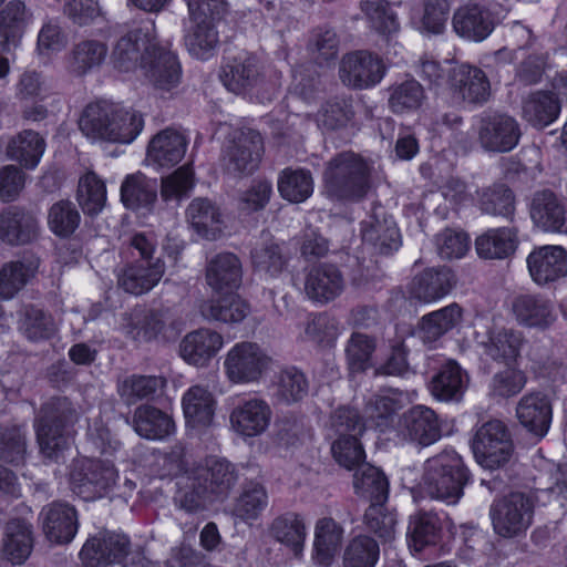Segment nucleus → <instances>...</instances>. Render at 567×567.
Wrapping results in <instances>:
<instances>
[{
	"mask_svg": "<svg viewBox=\"0 0 567 567\" xmlns=\"http://www.w3.org/2000/svg\"><path fill=\"white\" fill-rule=\"evenodd\" d=\"M21 330L27 339L39 342L53 338L58 329L51 313L35 306H28L21 319Z\"/></svg>",
	"mask_w": 567,
	"mask_h": 567,
	"instance_id": "63",
	"label": "nucleus"
},
{
	"mask_svg": "<svg viewBox=\"0 0 567 567\" xmlns=\"http://www.w3.org/2000/svg\"><path fill=\"white\" fill-rule=\"evenodd\" d=\"M33 548L31 525L23 519L13 518L6 525L2 539V553L13 565L23 564Z\"/></svg>",
	"mask_w": 567,
	"mask_h": 567,
	"instance_id": "44",
	"label": "nucleus"
},
{
	"mask_svg": "<svg viewBox=\"0 0 567 567\" xmlns=\"http://www.w3.org/2000/svg\"><path fill=\"white\" fill-rule=\"evenodd\" d=\"M516 415L524 427L538 437H543L551 423L550 401L546 394L540 392L527 393L519 400Z\"/></svg>",
	"mask_w": 567,
	"mask_h": 567,
	"instance_id": "33",
	"label": "nucleus"
},
{
	"mask_svg": "<svg viewBox=\"0 0 567 567\" xmlns=\"http://www.w3.org/2000/svg\"><path fill=\"white\" fill-rule=\"evenodd\" d=\"M346 279L333 264H319L309 268L305 276L303 291L316 305L324 306L341 296Z\"/></svg>",
	"mask_w": 567,
	"mask_h": 567,
	"instance_id": "15",
	"label": "nucleus"
},
{
	"mask_svg": "<svg viewBox=\"0 0 567 567\" xmlns=\"http://www.w3.org/2000/svg\"><path fill=\"white\" fill-rule=\"evenodd\" d=\"M130 554L131 543L127 536L105 530L85 542L80 557L85 567H96L101 564L135 567L134 558L130 563Z\"/></svg>",
	"mask_w": 567,
	"mask_h": 567,
	"instance_id": "11",
	"label": "nucleus"
},
{
	"mask_svg": "<svg viewBox=\"0 0 567 567\" xmlns=\"http://www.w3.org/2000/svg\"><path fill=\"white\" fill-rule=\"evenodd\" d=\"M426 99L424 87L415 79L396 82L389 87L388 104L395 114L417 111Z\"/></svg>",
	"mask_w": 567,
	"mask_h": 567,
	"instance_id": "51",
	"label": "nucleus"
},
{
	"mask_svg": "<svg viewBox=\"0 0 567 567\" xmlns=\"http://www.w3.org/2000/svg\"><path fill=\"white\" fill-rule=\"evenodd\" d=\"M204 301L199 311L204 319L235 324L241 322L249 313V306L236 295Z\"/></svg>",
	"mask_w": 567,
	"mask_h": 567,
	"instance_id": "47",
	"label": "nucleus"
},
{
	"mask_svg": "<svg viewBox=\"0 0 567 567\" xmlns=\"http://www.w3.org/2000/svg\"><path fill=\"white\" fill-rule=\"evenodd\" d=\"M533 515L532 498L519 492L495 499L489 507L493 529L503 538H514L525 534L532 525Z\"/></svg>",
	"mask_w": 567,
	"mask_h": 567,
	"instance_id": "7",
	"label": "nucleus"
},
{
	"mask_svg": "<svg viewBox=\"0 0 567 567\" xmlns=\"http://www.w3.org/2000/svg\"><path fill=\"white\" fill-rule=\"evenodd\" d=\"M533 223L544 231L561 233L566 225V209L558 196L549 190L535 192L529 203Z\"/></svg>",
	"mask_w": 567,
	"mask_h": 567,
	"instance_id": "29",
	"label": "nucleus"
},
{
	"mask_svg": "<svg viewBox=\"0 0 567 567\" xmlns=\"http://www.w3.org/2000/svg\"><path fill=\"white\" fill-rule=\"evenodd\" d=\"M262 152V137L257 131L239 130L226 145L224 161L229 172L251 174L258 168Z\"/></svg>",
	"mask_w": 567,
	"mask_h": 567,
	"instance_id": "13",
	"label": "nucleus"
},
{
	"mask_svg": "<svg viewBox=\"0 0 567 567\" xmlns=\"http://www.w3.org/2000/svg\"><path fill=\"white\" fill-rule=\"evenodd\" d=\"M37 215L19 206H10L0 213V239L10 246L27 245L39 237Z\"/></svg>",
	"mask_w": 567,
	"mask_h": 567,
	"instance_id": "21",
	"label": "nucleus"
},
{
	"mask_svg": "<svg viewBox=\"0 0 567 567\" xmlns=\"http://www.w3.org/2000/svg\"><path fill=\"white\" fill-rule=\"evenodd\" d=\"M477 204L483 214L513 220L515 216V196L505 184H493L477 192Z\"/></svg>",
	"mask_w": 567,
	"mask_h": 567,
	"instance_id": "48",
	"label": "nucleus"
},
{
	"mask_svg": "<svg viewBox=\"0 0 567 567\" xmlns=\"http://www.w3.org/2000/svg\"><path fill=\"white\" fill-rule=\"evenodd\" d=\"M362 241L373 254L391 255L401 246V235L392 216L377 214L362 223Z\"/></svg>",
	"mask_w": 567,
	"mask_h": 567,
	"instance_id": "25",
	"label": "nucleus"
},
{
	"mask_svg": "<svg viewBox=\"0 0 567 567\" xmlns=\"http://www.w3.org/2000/svg\"><path fill=\"white\" fill-rule=\"evenodd\" d=\"M455 285L456 276L450 268H429L413 278L409 291L411 298L430 303L447 296Z\"/></svg>",
	"mask_w": 567,
	"mask_h": 567,
	"instance_id": "26",
	"label": "nucleus"
},
{
	"mask_svg": "<svg viewBox=\"0 0 567 567\" xmlns=\"http://www.w3.org/2000/svg\"><path fill=\"white\" fill-rule=\"evenodd\" d=\"M478 141L491 152H509L519 142L520 128L517 121L505 114H494L481 120Z\"/></svg>",
	"mask_w": 567,
	"mask_h": 567,
	"instance_id": "18",
	"label": "nucleus"
},
{
	"mask_svg": "<svg viewBox=\"0 0 567 567\" xmlns=\"http://www.w3.org/2000/svg\"><path fill=\"white\" fill-rule=\"evenodd\" d=\"M475 342L486 357L511 367L519 357L525 339L520 331L493 327L484 333L476 331Z\"/></svg>",
	"mask_w": 567,
	"mask_h": 567,
	"instance_id": "16",
	"label": "nucleus"
},
{
	"mask_svg": "<svg viewBox=\"0 0 567 567\" xmlns=\"http://www.w3.org/2000/svg\"><path fill=\"white\" fill-rule=\"evenodd\" d=\"M452 24L460 37L475 42L486 39L495 27L491 10L480 3L458 8L453 14Z\"/></svg>",
	"mask_w": 567,
	"mask_h": 567,
	"instance_id": "24",
	"label": "nucleus"
},
{
	"mask_svg": "<svg viewBox=\"0 0 567 567\" xmlns=\"http://www.w3.org/2000/svg\"><path fill=\"white\" fill-rule=\"evenodd\" d=\"M187 136L175 128H164L152 137L147 146V159L161 167L177 165L185 156Z\"/></svg>",
	"mask_w": 567,
	"mask_h": 567,
	"instance_id": "31",
	"label": "nucleus"
},
{
	"mask_svg": "<svg viewBox=\"0 0 567 567\" xmlns=\"http://www.w3.org/2000/svg\"><path fill=\"white\" fill-rule=\"evenodd\" d=\"M47 537L56 544H68L76 535L79 523L73 506L64 502H52L40 513Z\"/></svg>",
	"mask_w": 567,
	"mask_h": 567,
	"instance_id": "23",
	"label": "nucleus"
},
{
	"mask_svg": "<svg viewBox=\"0 0 567 567\" xmlns=\"http://www.w3.org/2000/svg\"><path fill=\"white\" fill-rule=\"evenodd\" d=\"M355 493L369 498L371 504H383L389 495V481L384 473L375 466L364 465L354 474Z\"/></svg>",
	"mask_w": 567,
	"mask_h": 567,
	"instance_id": "56",
	"label": "nucleus"
},
{
	"mask_svg": "<svg viewBox=\"0 0 567 567\" xmlns=\"http://www.w3.org/2000/svg\"><path fill=\"white\" fill-rule=\"evenodd\" d=\"M447 87L455 104L482 106L491 96V83L485 72L467 63L449 70Z\"/></svg>",
	"mask_w": 567,
	"mask_h": 567,
	"instance_id": "10",
	"label": "nucleus"
},
{
	"mask_svg": "<svg viewBox=\"0 0 567 567\" xmlns=\"http://www.w3.org/2000/svg\"><path fill=\"white\" fill-rule=\"evenodd\" d=\"M471 446L477 463L489 470L504 466L513 454L511 434L498 420L484 423L476 431Z\"/></svg>",
	"mask_w": 567,
	"mask_h": 567,
	"instance_id": "8",
	"label": "nucleus"
},
{
	"mask_svg": "<svg viewBox=\"0 0 567 567\" xmlns=\"http://www.w3.org/2000/svg\"><path fill=\"white\" fill-rule=\"evenodd\" d=\"M107 45L95 39L75 43L66 55V69L76 76H83L99 69L107 56Z\"/></svg>",
	"mask_w": 567,
	"mask_h": 567,
	"instance_id": "39",
	"label": "nucleus"
},
{
	"mask_svg": "<svg viewBox=\"0 0 567 567\" xmlns=\"http://www.w3.org/2000/svg\"><path fill=\"white\" fill-rule=\"evenodd\" d=\"M344 529L331 517L319 519L315 528V550L321 563L329 561L340 546Z\"/></svg>",
	"mask_w": 567,
	"mask_h": 567,
	"instance_id": "60",
	"label": "nucleus"
},
{
	"mask_svg": "<svg viewBox=\"0 0 567 567\" xmlns=\"http://www.w3.org/2000/svg\"><path fill=\"white\" fill-rule=\"evenodd\" d=\"M270 532L280 543L292 548L297 555L301 551L307 536L303 517L293 512H287L274 519Z\"/></svg>",
	"mask_w": 567,
	"mask_h": 567,
	"instance_id": "55",
	"label": "nucleus"
},
{
	"mask_svg": "<svg viewBox=\"0 0 567 567\" xmlns=\"http://www.w3.org/2000/svg\"><path fill=\"white\" fill-rule=\"evenodd\" d=\"M186 219L202 238L215 240L221 235L224 224L221 213L208 198L193 199L186 209Z\"/></svg>",
	"mask_w": 567,
	"mask_h": 567,
	"instance_id": "37",
	"label": "nucleus"
},
{
	"mask_svg": "<svg viewBox=\"0 0 567 567\" xmlns=\"http://www.w3.org/2000/svg\"><path fill=\"white\" fill-rule=\"evenodd\" d=\"M39 266L40 259L32 254L3 264L0 268V299H12L35 277Z\"/></svg>",
	"mask_w": 567,
	"mask_h": 567,
	"instance_id": "34",
	"label": "nucleus"
},
{
	"mask_svg": "<svg viewBox=\"0 0 567 567\" xmlns=\"http://www.w3.org/2000/svg\"><path fill=\"white\" fill-rule=\"evenodd\" d=\"M380 558L378 542L368 535L353 537L344 548L343 567H375Z\"/></svg>",
	"mask_w": 567,
	"mask_h": 567,
	"instance_id": "59",
	"label": "nucleus"
},
{
	"mask_svg": "<svg viewBox=\"0 0 567 567\" xmlns=\"http://www.w3.org/2000/svg\"><path fill=\"white\" fill-rule=\"evenodd\" d=\"M463 309L456 302L422 317L417 336L422 342L433 347L444 334L461 326Z\"/></svg>",
	"mask_w": 567,
	"mask_h": 567,
	"instance_id": "35",
	"label": "nucleus"
},
{
	"mask_svg": "<svg viewBox=\"0 0 567 567\" xmlns=\"http://www.w3.org/2000/svg\"><path fill=\"white\" fill-rule=\"evenodd\" d=\"M518 230L515 227L491 228L475 240L477 255L484 259H506L518 248Z\"/></svg>",
	"mask_w": 567,
	"mask_h": 567,
	"instance_id": "38",
	"label": "nucleus"
},
{
	"mask_svg": "<svg viewBox=\"0 0 567 567\" xmlns=\"http://www.w3.org/2000/svg\"><path fill=\"white\" fill-rule=\"evenodd\" d=\"M134 431L144 439L161 441L175 431L173 419L159 409L143 404L135 409L133 414Z\"/></svg>",
	"mask_w": 567,
	"mask_h": 567,
	"instance_id": "41",
	"label": "nucleus"
},
{
	"mask_svg": "<svg viewBox=\"0 0 567 567\" xmlns=\"http://www.w3.org/2000/svg\"><path fill=\"white\" fill-rule=\"evenodd\" d=\"M116 473L112 465L99 461H87L75 467L70 475L74 494L84 501L101 498L115 484Z\"/></svg>",
	"mask_w": 567,
	"mask_h": 567,
	"instance_id": "14",
	"label": "nucleus"
},
{
	"mask_svg": "<svg viewBox=\"0 0 567 567\" xmlns=\"http://www.w3.org/2000/svg\"><path fill=\"white\" fill-rule=\"evenodd\" d=\"M31 21V13L22 1H10L0 11V51L10 52L17 48L19 40Z\"/></svg>",
	"mask_w": 567,
	"mask_h": 567,
	"instance_id": "43",
	"label": "nucleus"
},
{
	"mask_svg": "<svg viewBox=\"0 0 567 567\" xmlns=\"http://www.w3.org/2000/svg\"><path fill=\"white\" fill-rule=\"evenodd\" d=\"M519 31L527 34L528 41L515 51L516 59H519L518 54H520V61L515 69V78L526 85L536 84L542 80L548 66L549 52L537 43L530 30L519 27Z\"/></svg>",
	"mask_w": 567,
	"mask_h": 567,
	"instance_id": "30",
	"label": "nucleus"
},
{
	"mask_svg": "<svg viewBox=\"0 0 567 567\" xmlns=\"http://www.w3.org/2000/svg\"><path fill=\"white\" fill-rule=\"evenodd\" d=\"M309 383L302 371L295 367L280 370L274 378L271 395L278 404L300 402L308 394Z\"/></svg>",
	"mask_w": 567,
	"mask_h": 567,
	"instance_id": "45",
	"label": "nucleus"
},
{
	"mask_svg": "<svg viewBox=\"0 0 567 567\" xmlns=\"http://www.w3.org/2000/svg\"><path fill=\"white\" fill-rule=\"evenodd\" d=\"M511 309L516 321L528 328L545 329L555 320L550 301L540 295H516L512 299Z\"/></svg>",
	"mask_w": 567,
	"mask_h": 567,
	"instance_id": "32",
	"label": "nucleus"
},
{
	"mask_svg": "<svg viewBox=\"0 0 567 567\" xmlns=\"http://www.w3.org/2000/svg\"><path fill=\"white\" fill-rule=\"evenodd\" d=\"M271 358L257 342L239 341L225 354L223 369L233 384L258 383L271 367Z\"/></svg>",
	"mask_w": 567,
	"mask_h": 567,
	"instance_id": "6",
	"label": "nucleus"
},
{
	"mask_svg": "<svg viewBox=\"0 0 567 567\" xmlns=\"http://www.w3.org/2000/svg\"><path fill=\"white\" fill-rule=\"evenodd\" d=\"M165 272V264L161 258L153 262H135L128 265L118 276V286L126 292L140 296L153 289Z\"/></svg>",
	"mask_w": 567,
	"mask_h": 567,
	"instance_id": "36",
	"label": "nucleus"
},
{
	"mask_svg": "<svg viewBox=\"0 0 567 567\" xmlns=\"http://www.w3.org/2000/svg\"><path fill=\"white\" fill-rule=\"evenodd\" d=\"M199 478L215 501L225 498L237 482L234 465L221 458L208 461L207 470Z\"/></svg>",
	"mask_w": 567,
	"mask_h": 567,
	"instance_id": "53",
	"label": "nucleus"
},
{
	"mask_svg": "<svg viewBox=\"0 0 567 567\" xmlns=\"http://www.w3.org/2000/svg\"><path fill=\"white\" fill-rule=\"evenodd\" d=\"M468 374L452 359L441 364L429 383V390L434 399L441 402H458L468 385Z\"/></svg>",
	"mask_w": 567,
	"mask_h": 567,
	"instance_id": "28",
	"label": "nucleus"
},
{
	"mask_svg": "<svg viewBox=\"0 0 567 567\" xmlns=\"http://www.w3.org/2000/svg\"><path fill=\"white\" fill-rule=\"evenodd\" d=\"M44 151V140L32 130H24L19 133L7 147V154L11 159L30 169L38 166Z\"/></svg>",
	"mask_w": 567,
	"mask_h": 567,
	"instance_id": "50",
	"label": "nucleus"
},
{
	"mask_svg": "<svg viewBox=\"0 0 567 567\" xmlns=\"http://www.w3.org/2000/svg\"><path fill=\"white\" fill-rule=\"evenodd\" d=\"M280 196L290 203H303L313 193V179L308 169L285 168L277 181Z\"/></svg>",
	"mask_w": 567,
	"mask_h": 567,
	"instance_id": "52",
	"label": "nucleus"
},
{
	"mask_svg": "<svg viewBox=\"0 0 567 567\" xmlns=\"http://www.w3.org/2000/svg\"><path fill=\"white\" fill-rule=\"evenodd\" d=\"M194 21L196 22L195 28L185 38L186 47L193 56L199 60H208L218 45V32L213 21Z\"/></svg>",
	"mask_w": 567,
	"mask_h": 567,
	"instance_id": "61",
	"label": "nucleus"
},
{
	"mask_svg": "<svg viewBox=\"0 0 567 567\" xmlns=\"http://www.w3.org/2000/svg\"><path fill=\"white\" fill-rule=\"evenodd\" d=\"M372 173L371 161L352 151L340 152L326 163L323 193L334 202H361L372 188Z\"/></svg>",
	"mask_w": 567,
	"mask_h": 567,
	"instance_id": "3",
	"label": "nucleus"
},
{
	"mask_svg": "<svg viewBox=\"0 0 567 567\" xmlns=\"http://www.w3.org/2000/svg\"><path fill=\"white\" fill-rule=\"evenodd\" d=\"M166 385L161 375L132 374L118 384V393L127 402L153 399Z\"/></svg>",
	"mask_w": 567,
	"mask_h": 567,
	"instance_id": "64",
	"label": "nucleus"
},
{
	"mask_svg": "<svg viewBox=\"0 0 567 567\" xmlns=\"http://www.w3.org/2000/svg\"><path fill=\"white\" fill-rule=\"evenodd\" d=\"M526 262L532 279L539 286L567 275V250L561 246L536 247L527 256Z\"/></svg>",
	"mask_w": 567,
	"mask_h": 567,
	"instance_id": "20",
	"label": "nucleus"
},
{
	"mask_svg": "<svg viewBox=\"0 0 567 567\" xmlns=\"http://www.w3.org/2000/svg\"><path fill=\"white\" fill-rule=\"evenodd\" d=\"M400 432L411 442L429 446L442 437L443 421L431 408L414 405L403 413Z\"/></svg>",
	"mask_w": 567,
	"mask_h": 567,
	"instance_id": "17",
	"label": "nucleus"
},
{
	"mask_svg": "<svg viewBox=\"0 0 567 567\" xmlns=\"http://www.w3.org/2000/svg\"><path fill=\"white\" fill-rule=\"evenodd\" d=\"M219 78L228 91L240 94L259 87L264 83L265 71L261 61L255 54L240 52L226 59Z\"/></svg>",
	"mask_w": 567,
	"mask_h": 567,
	"instance_id": "12",
	"label": "nucleus"
},
{
	"mask_svg": "<svg viewBox=\"0 0 567 567\" xmlns=\"http://www.w3.org/2000/svg\"><path fill=\"white\" fill-rule=\"evenodd\" d=\"M143 127L141 113L106 100L87 104L79 118L80 131L93 142L130 144Z\"/></svg>",
	"mask_w": 567,
	"mask_h": 567,
	"instance_id": "2",
	"label": "nucleus"
},
{
	"mask_svg": "<svg viewBox=\"0 0 567 567\" xmlns=\"http://www.w3.org/2000/svg\"><path fill=\"white\" fill-rule=\"evenodd\" d=\"M78 202L83 212L95 216L106 203L105 183L93 172L86 173L79 181Z\"/></svg>",
	"mask_w": 567,
	"mask_h": 567,
	"instance_id": "62",
	"label": "nucleus"
},
{
	"mask_svg": "<svg viewBox=\"0 0 567 567\" xmlns=\"http://www.w3.org/2000/svg\"><path fill=\"white\" fill-rule=\"evenodd\" d=\"M76 411L68 398H52L40 411L35 420L37 440L42 454L59 462L72 442V426L76 421Z\"/></svg>",
	"mask_w": 567,
	"mask_h": 567,
	"instance_id": "4",
	"label": "nucleus"
},
{
	"mask_svg": "<svg viewBox=\"0 0 567 567\" xmlns=\"http://www.w3.org/2000/svg\"><path fill=\"white\" fill-rule=\"evenodd\" d=\"M47 223L53 235L59 238H69L79 228L81 215L72 202L61 199L49 208Z\"/></svg>",
	"mask_w": 567,
	"mask_h": 567,
	"instance_id": "58",
	"label": "nucleus"
},
{
	"mask_svg": "<svg viewBox=\"0 0 567 567\" xmlns=\"http://www.w3.org/2000/svg\"><path fill=\"white\" fill-rule=\"evenodd\" d=\"M272 411L268 402L254 396L241 400L231 411L233 430L245 437L259 436L269 427Z\"/></svg>",
	"mask_w": 567,
	"mask_h": 567,
	"instance_id": "19",
	"label": "nucleus"
},
{
	"mask_svg": "<svg viewBox=\"0 0 567 567\" xmlns=\"http://www.w3.org/2000/svg\"><path fill=\"white\" fill-rule=\"evenodd\" d=\"M156 198V182L142 173L128 175L122 183L121 199L130 209L151 208Z\"/></svg>",
	"mask_w": 567,
	"mask_h": 567,
	"instance_id": "49",
	"label": "nucleus"
},
{
	"mask_svg": "<svg viewBox=\"0 0 567 567\" xmlns=\"http://www.w3.org/2000/svg\"><path fill=\"white\" fill-rule=\"evenodd\" d=\"M155 23L148 20L144 28H137L122 35L114 45L112 62L121 72L138 68L155 89L171 91L179 84L181 64L176 55L155 40Z\"/></svg>",
	"mask_w": 567,
	"mask_h": 567,
	"instance_id": "1",
	"label": "nucleus"
},
{
	"mask_svg": "<svg viewBox=\"0 0 567 567\" xmlns=\"http://www.w3.org/2000/svg\"><path fill=\"white\" fill-rule=\"evenodd\" d=\"M205 279L214 292L231 293L239 288L243 279L239 258L231 252L216 255L206 265Z\"/></svg>",
	"mask_w": 567,
	"mask_h": 567,
	"instance_id": "27",
	"label": "nucleus"
},
{
	"mask_svg": "<svg viewBox=\"0 0 567 567\" xmlns=\"http://www.w3.org/2000/svg\"><path fill=\"white\" fill-rule=\"evenodd\" d=\"M408 536L409 546L415 553L435 546L442 538V520L435 513L421 512L411 518Z\"/></svg>",
	"mask_w": 567,
	"mask_h": 567,
	"instance_id": "46",
	"label": "nucleus"
},
{
	"mask_svg": "<svg viewBox=\"0 0 567 567\" xmlns=\"http://www.w3.org/2000/svg\"><path fill=\"white\" fill-rule=\"evenodd\" d=\"M386 74L383 59L369 50L346 53L339 64V79L347 87L369 90L377 86Z\"/></svg>",
	"mask_w": 567,
	"mask_h": 567,
	"instance_id": "9",
	"label": "nucleus"
},
{
	"mask_svg": "<svg viewBox=\"0 0 567 567\" xmlns=\"http://www.w3.org/2000/svg\"><path fill=\"white\" fill-rule=\"evenodd\" d=\"M468 482L470 472L461 455L452 449H445L425 462L423 485L431 498L455 505Z\"/></svg>",
	"mask_w": 567,
	"mask_h": 567,
	"instance_id": "5",
	"label": "nucleus"
},
{
	"mask_svg": "<svg viewBox=\"0 0 567 567\" xmlns=\"http://www.w3.org/2000/svg\"><path fill=\"white\" fill-rule=\"evenodd\" d=\"M224 347L223 336L209 328L186 333L179 342V357L189 365L206 367Z\"/></svg>",
	"mask_w": 567,
	"mask_h": 567,
	"instance_id": "22",
	"label": "nucleus"
},
{
	"mask_svg": "<svg viewBox=\"0 0 567 567\" xmlns=\"http://www.w3.org/2000/svg\"><path fill=\"white\" fill-rule=\"evenodd\" d=\"M360 9L368 27L386 42L398 37L401 25L396 12L386 0H361Z\"/></svg>",
	"mask_w": 567,
	"mask_h": 567,
	"instance_id": "42",
	"label": "nucleus"
},
{
	"mask_svg": "<svg viewBox=\"0 0 567 567\" xmlns=\"http://www.w3.org/2000/svg\"><path fill=\"white\" fill-rule=\"evenodd\" d=\"M182 405L185 420L193 427H206L212 424L216 400L207 386L198 384L190 386L183 394Z\"/></svg>",
	"mask_w": 567,
	"mask_h": 567,
	"instance_id": "40",
	"label": "nucleus"
},
{
	"mask_svg": "<svg viewBox=\"0 0 567 567\" xmlns=\"http://www.w3.org/2000/svg\"><path fill=\"white\" fill-rule=\"evenodd\" d=\"M252 267L256 271L278 276L288 262V255L282 245L268 240L257 244L250 252Z\"/></svg>",
	"mask_w": 567,
	"mask_h": 567,
	"instance_id": "57",
	"label": "nucleus"
},
{
	"mask_svg": "<svg viewBox=\"0 0 567 567\" xmlns=\"http://www.w3.org/2000/svg\"><path fill=\"white\" fill-rule=\"evenodd\" d=\"M560 105L553 93L536 92L523 105L525 120L534 127L544 128L550 125L559 115Z\"/></svg>",
	"mask_w": 567,
	"mask_h": 567,
	"instance_id": "54",
	"label": "nucleus"
}]
</instances>
